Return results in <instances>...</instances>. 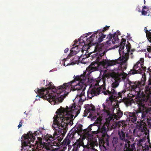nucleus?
Here are the masks:
<instances>
[{
	"mask_svg": "<svg viewBox=\"0 0 151 151\" xmlns=\"http://www.w3.org/2000/svg\"><path fill=\"white\" fill-rule=\"evenodd\" d=\"M94 51L98 52L96 53L97 54L96 61L91 63L83 74L76 76L73 81L64 83L61 86V88L63 87L64 92H61V96H63L64 99L71 90L73 91H77L78 94L76 98L79 97L80 98L79 101L80 100L84 101L86 98L84 94L86 86L87 85L92 83L91 79L89 77L90 74L93 72L99 70L101 68V66L107 68L117 64H121L123 62V60L120 57L115 60L102 59L106 52L104 46L98 45L94 46Z\"/></svg>",
	"mask_w": 151,
	"mask_h": 151,
	"instance_id": "1",
	"label": "nucleus"
},
{
	"mask_svg": "<svg viewBox=\"0 0 151 151\" xmlns=\"http://www.w3.org/2000/svg\"><path fill=\"white\" fill-rule=\"evenodd\" d=\"M57 114L53 118L52 128L54 130L53 135L47 134L43 135L42 131L45 130L44 128L40 127L35 133L41 135L37 137L38 141L36 144L37 147H44L46 151H54L53 146H60V142L63 138L68 129V125H72L73 118L68 114V111L62 107L58 109L56 112ZM56 151H65L64 149L60 148Z\"/></svg>",
	"mask_w": 151,
	"mask_h": 151,
	"instance_id": "2",
	"label": "nucleus"
},
{
	"mask_svg": "<svg viewBox=\"0 0 151 151\" xmlns=\"http://www.w3.org/2000/svg\"><path fill=\"white\" fill-rule=\"evenodd\" d=\"M146 78L142 79L141 81H131L128 80L127 83L129 86L127 87V84H124L127 89L129 91H133L137 93L138 96L141 98L143 101H146L150 98L151 94V77L150 76L147 81V85L145 87V93L142 91V87L145 85Z\"/></svg>",
	"mask_w": 151,
	"mask_h": 151,
	"instance_id": "3",
	"label": "nucleus"
},
{
	"mask_svg": "<svg viewBox=\"0 0 151 151\" xmlns=\"http://www.w3.org/2000/svg\"><path fill=\"white\" fill-rule=\"evenodd\" d=\"M107 76L104 75L101 77H99L95 80H93L91 79L92 83L93 86L92 88H89L87 92V96L88 98L91 99L92 98L95 96L99 95L101 93L102 89L106 90V78Z\"/></svg>",
	"mask_w": 151,
	"mask_h": 151,
	"instance_id": "4",
	"label": "nucleus"
},
{
	"mask_svg": "<svg viewBox=\"0 0 151 151\" xmlns=\"http://www.w3.org/2000/svg\"><path fill=\"white\" fill-rule=\"evenodd\" d=\"M119 80L114 78L111 86L109 87L106 91H102V92L105 95H109L110 98L112 100L116 101L119 97L122 98V94L126 92V90L124 89L117 93L115 89L119 86Z\"/></svg>",
	"mask_w": 151,
	"mask_h": 151,
	"instance_id": "5",
	"label": "nucleus"
},
{
	"mask_svg": "<svg viewBox=\"0 0 151 151\" xmlns=\"http://www.w3.org/2000/svg\"><path fill=\"white\" fill-rule=\"evenodd\" d=\"M110 26H106L103 29L98 30L96 33L93 34L88 38H87L86 41L88 42L87 49H88L92 45H94V44L96 43H100L105 38L106 35L104 34V32L109 29Z\"/></svg>",
	"mask_w": 151,
	"mask_h": 151,
	"instance_id": "6",
	"label": "nucleus"
},
{
	"mask_svg": "<svg viewBox=\"0 0 151 151\" xmlns=\"http://www.w3.org/2000/svg\"><path fill=\"white\" fill-rule=\"evenodd\" d=\"M35 91L37 94L36 96V100H38L40 98H42L47 100L50 103L53 101L54 104H58L59 99L56 97V93L53 94V92L48 93L47 90L37 88H36Z\"/></svg>",
	"mask_w": 151,
	"mask_h": 151,
	"instance_id": "7",
	"label": "nucleus"
},
{
	"mask_svg": "<svg viewBox=\"0 0 151 151\" xmlns=\"http://www.w3.org/2000/svg\"><path fill=\"white\" fill-rule=\"evenodd\" d=\"M118 135L119 136V140L122 143H124V149H128L136 150L135 144V143H131L129 139H131V137L127 133L125 134L122 130L119 131Z\"/></svg>",
	"mask_w": 151,
	"mask_h": 151,
	"instance_id": "8",
	"label": "nucleus"
},
{
	"mask_svg": "<svg viewBox=\"0 0 151 151\" xmlns=\"http://www.w3.org/2000/svg\"><path fill=\"white\" fill-rule=\"evenodd\" d=\"M46 86H48L47 88H42V89L47 90L48 93L53 92V94L56 93V97L59 99L58 103L61 102L64 99L63 96H61L62 94L61 92H64L63 87L61 88V86H61L59 87H57V88H55V87L52 84L51 82L49 83L48 84L47 83Z\"/></svg>",
	"mask_w": 151,
	"mask_h": 151,
	"instance_id": "9",
	"label": "nucleus"
},
{
	"mask_svg": "<svg viewBox=\"0 0 151 151\" xmlns=\"http://www.w3.org/2000/svg\"><path fill=\"white\" fill-rule=\"evenodd\" d=\"M82 125H79L78 126V128H76L69 135L68 134L67 135L62 142H60L61 145H61L62 146H63V149L66 148V147L67 145H68V146H69V144L71 142V139L73 137L75 133H77L78 134L83 130L82 128Z\"/></svg>",
	"mask_w": 151,
	"mask_h": 151,
	"instance_id": "10",
	"label": "nucleus"
},
{
	"mask_svg": "<svg viewBox=\"0 0 151 151\" xmlns=\"http://www.w3.org/2000/svg\"><path fill=\"white\" fill-rule=\"evenodd\" d=\"M145 121L140 120L139 121L137 122L136 128L134 129L133 132L134 134L136 132H145V135L149 134V130L147 129V125Z\"/></svg>",
	"mask_w": 151,
	"mask_h": 151,
	"instance_id": "11",
	"label": "nucleus"
},
{
	"mask_svg": "<svg viewBox=\"0 0 151 151\" xmlns=\"http://www.w3.org/2000/svg\"><path fill=\"white\" fill-rule=\"evenodd\" d=\"M120 35V32L119 30L117 31L116 34L115 32L113 35L109 34L107 36V38L108 39L106 42L107 45L111 46V43L114 44L118 42H119L118 36Z\"/></svg>",
	"mask_w": 151,
	"mask_h": 151,
	"instance_id": "12",
	"label": "nucleus"
},
{
	"mask_svg": "<svg viewBox=\"0 0 151 151\" xmlns=\"http://www.w3.org/2000/svg\"><path fill=\"white\" fill-rule=\"evenodd\" d=\"M144 64V59L141 58L134 65L133 67V70H131L130 73L133 75L137 73L141 74L142 72L141 69L142 67L143 66Z\"/></svg>",
	"mask_w": 151,
	"mask_h": 151,
	"instance_id": "13",
	"label": "nucleus"
},
{
	"mask_svg": "<svg viewBox=\"0 0 151 151\" xmlns=\"http://www.w3.org/2000/svg\"><path fill=\"white\" fill-rule=\"evenodd\" d=\"M148 111H145L142 112L137 110L136 111L135 113L136 118H140L143 119L144 121L147 122L148 125H150L151 126V122H150V117H148L147 114Z\"/></svg>",
	"mask_w": 151,
	"mask_h": 151,
	"instance_id": "14",
	"label": "nucleus"
},
{
	"mask_svg": "<svg viewBox=\"0 0 151 151\" xmlns=\"http://www.w3.org/2000/svg\"><path fill=\"white\" fill-rule=\"evenodd\" d=\"M135 95L139 99V100L140 101L138 104V108L137 110L143 112L145 111H147L146 110V107L145 106V102H146L149 99H148L146 101H143L142 99L138 96L137 95V93H135Z\"/></svg>",
	"mask_w": 151,
	"mask_h": 151,
	"instance_id": "15",
	"label": "nucleus"
},
{
	"mask_svg": "<svg viewBox=\"0 0 151 151\" xmlns=\"http://www.w3.org/2000/svg\"><path fill=\"white\" fill-rule=\"evenodd\" d=\"M137 144L143 151H149V146L146 145L145 139L143 138L139 140Z\"/></svg>",
	"mask_w": 151,
	"mask_h": 151,
	"instance_id": "16",
	"label": "nucleus"
},
{
	"mask_svg": "<svg viewBox=\"0 0 151 151\" xmlns=\"http://www.w3.org/2000/svg\"><path fill=\"white\" fill-rule=\"evenodd\" d=\"M73 46L74 47L70 50V53L68 55L67 58L64 60H65V61H66L68 59H69L75 54H76L77 53V52L78 51V50H77V49L78 50V46L76 45H74Z\"/></svg>",
	"mask_w": 151,
	"mask_h": 151,
	"instance_id": "17",
	"label": "nucleus"
},
{
	"mask_svg": "<svg viewBox=\"0 0 151 151\" xmlns=\"http://www.w3.org/2000/svg\"><path fill=\"white\" fill-rule=\"evenodd\" d=\"M112 143L114 146L115 145H117L120 146L122 148L124 149V143H122V142L119 140V138H118V137H113Z\"/></svg>",
	"mask_w": 151,
	"mask_h": 151,
	"instance_id": "18",
	"label": "nucleus"
},
{
	"mask_svg": "<svg viewBox=\"0 0 151 151\" xmlns=\"http://www.w3.org/2000/svg\"><path fill=\"white\" fill-rule=\"evenodd\" d=\"M137 118L135 113L130 112L129 114L128 117L127 118V121L134 123V122H135Z\"/></svg>",
	"mask_w": 151,
	"mask_h": 151,
	"instance_id": "19",
	"label": "nucleus"
},
{
	"mask_svg": "<svg viewBox=\"0 0 151 151\" xmlns=\"http://www.w3.org/2000/svg\"><path fill=\"white\" fill-rule=\"evenodd\" d=\"M86 110L89 112H92L93 113H95L96 111L95 107L92 104L86 105V109L84 111V112H85Z\"/></svg>",
	"mask_w": 151,
	"mask_h": 151,
	"instance_id": "20",
	"label": "nucleus"
},
{
	"mask_svg": "<svg viewBox=\"0 0 151 151\" xmlns=\"http://www.w3.org/2000/svg\"><path fill=\"white\" fill-rule=\"evenodd\" d=\"M81 143H83L81 142L80 140H77L76 142L72 145L73 148L72 151H78L79 148L81 146Z\"/></svg>",
	"mask_w": 151,
	"mask_h": 151,
	"instance_id": "21",
	"label": "nucleus"
},
{
	"mask_svg": "<svg viewBox=\"0 0 151 151\" xmlns=\"http://www.w3.org/2000/svg\"><path fill=\"white\" fill-rule=\"evenodd\" d=\"M102 106L103 108L104 113L106 114L107 116H109V117L111 116L112 114L110 111V109L108 107V106L105 105L104 104H103Z\"/></svg>",
	"mask_w": 151,
	"mask_h": 151,
	"instance_id": "22",
	"label": "nucleus"
},
{
	"mask_svg": "<svg viewBox=\"0 0 151 151\" xmlns=\"http://www.w3.org/2000/svg\"><path fill=\"white\" fill-rule=\"evenodd\" d=\"M123 100V102L127 106L131 105L134 102L133 99L131 98H125Z\"/></svg>",
	"mask_w": 151,
	"mask_h": 151,
	"instance_id": "23",
	"label": "nucleus"
},
{
	"mask_svg": "<svg viewBox=\"0 0 151 151\" xmlns=\"http://www.w3.org/2000/svg\"><path fill=\"white\" fill-rule=\"evenodd\" d=\"M81 142L83 143L82 144L81 143V146H82L83 148H84V149L86 148L88 149H90L91 147H90L91 145V143H93V141H88L87 144L86 145H84V143L81 140Z\"/></svg>",
	"mask_w": 151,
	"mask_h": 151,
	"instance_id": "24",
	"label": "nucleus"
},
{
	"mask_svg": "<svg viewBox=\"0 0 151 151\" xmlns=\"http://www.w3.org/2000/svg\"><path fill=\"white\" fill-rule=\"evenodd\" d=\"M79 58L78 57L75 56L71 60V62L70 63V64L73 65L77 63L78 62Z\"/></svg>",
	"mask_w": 151,
	"mask_h": 151,
	"instance_id": "25",
	"label": "nucleus"
},
{
	"mask_svg": "<svg viewBox=\"0 0 151 151\" xmlns=\"http://www.w3.org/2000/svg\"><path fill=\"white\" fill-rule=\"evenodd\" d=\"M82 40V41H80L81 40L80 39H79L78 40V41L79 42V45H78V46H79V45H81L82 46L83 45L82 48H84V47H85L86 45L85 44L83 40ZM78 42V41H77L76 40H75V41L74 42L75 44L77 43Z\"/></svg>",
	"mask_w": 151,
	"mask_h": 151,
	"instance_id": "26",
	"label": "nucleus"
},
{
	"mask_svg": "<svg viewBox=\"0 0 151 151\" xmlns=\"http://www.w3.org/2000/svg\"><path fill=\"white\" fill-rule=\"evenodd\" d=\"M126 47L127 50H126L127 51L126 52L125 51L124 52L125 54H129L130 52V50L131 48V46L130 44L129 43L128 45H126Z\"/></svg>",
	"mask_w": 151,
	"mask_h": 151,
	"instance_id": "27",
	"label": "nucleus"
},
{
	"mask_svg": "<svg viewBox=\"0 0 151 151\" xmlns=\"http://www.w3.org/2000/svg\"><path fill=\"white\" fill-rule=\"evenodd\" d=\"M147 37L150 42H151V34L150 31L146 32Z\"/></svg>",
	"mask_w": 151,
	"mask_h": 151,
	"instance_id": "28",
	"label": "nucleus"
},
{
	"mask_svg": "<svg viewBox=\"0 0 151 151\" xmlns=\"http://www.w3.org/2000/svg\"><path fill=\"white\" fill-rule=\"evenodd\" d=\"M95 143L93 142V143H91V145L90 149H91L92 151H98V150L95 149L94 147L95 146Z\"/></svg>",
	"mask_w": 151,
	"mask_h": 151,
	"instance_id": "29",
	"label": "nucleus"
},
{
	"mask_svg": "<svg viewBox=\"0 0 151 151\" xmlns=\"http://www.w3.org/2000/svg\"><path fill=\"white\" fill-rule=\"evenodd\" d=\"M124 48V45H120L119 46V52L120 54V52L122 51V50H123ZM123 52L124 53L125 52H124V51L123 50Z\"/></svg>",
	"mask_w": 151,
	"mask_h": 151,
	"instance_id": "30",
	"label": "nucleus"
},
{
	"mask_svg": "<svg viewBox=\"0 0 151 151\" xmlns=\"http://www.w3.org/2000/svg\"><path fill=\"white\" fill-rule=\"evenodd\" d=\"M148 10H145L142 9V11H141L142 14L143 15L145 16L147 14V11Z\"/></svg>",
	"mask_w": 151,
	"mask_h": 151,
	"instance_id": "31",
	"label": "nucleus"
},
{
	"mask_svg": "<svg viewBox=\"0 0 151 151\" xmlns=\"http://www.w3.org/2000/svg\"><path fill=\"white\" fill-rule=\"evenodd\" d=\"M125 42L126 40L122 38L120 45H124V46L125 45Z\"/></svg>",
	"mask_w": 151,
	"mask_h": 151,
	"instance_id": "32",
	"label": "nucleus"
},
{
	"mask_svg": "<svg viewBox=\"0 0 151 151\" xmlns=\"http://www.w3.org/2000/svg\"><path fill=\"white\" fill-rule=\"evenodd\" d=\"M141 70L142 72L141 74H142L144 72V71H146V67H144L143 65V66H142V68H141Z\"/></svg>",
	"mask_w": 151,
	"mask_h": 151,
	"instance_id": "33",
	"label": "nucleus"
},
{
	"mask_svg": "<svg viewBox=\"0 0 151 151\" xmlns=\"http://www.w3.org/2000/svg\"><path fill=\"white\" fill-rule=\"evenodd\" d=\"M123 112L121 111H119L118 113V115L119 117H122L123 115Z\"/></svg>",
	"mask_w": 151,
	"mask_h": 151,
	"instance_id": "34",
	"label": "nucleus"
},
{
	"mask_svg": "<svg viewBox=\"0 0 151 151\" xmlns=\"http://www.w3.org/2000/svg\"><path fill=\"white\" fill-rule=\"evenodd\" d=\"M124 151H134V150H135V149H132L131 148V149H123Z\"/></svg>",
	"mask_w": 151,
	"mask_h": 151,
	"instance_id": "35",
	"label": "nucleus"
},
{
	"mask_svg": "<svg viewBox=\"0 0 151 151\" xmlns=\"http://www.w3.org/2000/svg\"><path fill=\"white\" fill-rule=\"evenodd\" d=\"M76 107V106L75 105H74L71 106V109L72 110H76L77 109Z\"/></svg>",
	"mask_w": 151,
	"mask_h": 151,
	"instance_id": "36",
	"label": "nucleus"
},
{
	"mask_svg": "<svg viewBox=\"0 0 151 151\" xmlns=\"http://www.w3.org/2000/svg\"><path fill=\"white\" fill-rule=\"evenodd\" d=\"M130 113V112H126L124 113V114L125 115H126L127 116V118L129 116V113Z\"/></svg>",
	"mask_w": 151,
	"mask_h": 151,
	"instance_id": "37",
	"label": "nucleus"
},
{
	"mask_svg": "<svg viewBox=\"0 0 151 151\" xmlns=\"http://www.w3.org/2000/svg\"><path fill=\"white\" fill-rule=\"evenodd\" d=\"M136 10L138 11L139 12H141V11L140 10V8H139V6H137L136 8Z\"/></svg>",
	"mask_w": 151,
	"mask_h": 151,
	"instance_id": "38",
	"label": "nucleus"
},
{
	"mask_svg": "<svg viewBox=\"0 0 151 151\" xmlns=\"http://www.w3.org/2000/svg\"><path fill=\"white\" fill-rule=\"evenodd\" d=\"M80 111V109H78V110L77 111V112L76 114V116H77L78 115Z\"/></svg>",
	"mask_w": 151,
	"mask_h": 151,
	"instance_id": "39",
	"label": "nucleus"
},
{
	"mask_svg": "<svg viewBox=\"0 0 151 151\" xmlns=\"http://www.w3.org/2000/svg\"><path fill=\"white\" fill-rule=\"evenodd\" d=\"M69 50V49L68 48H66L64 50V52L65 53L67 52Z\"/></svg>",
	"mask_w": 151,
	"mask_h": 151,
	"instance_id": "40",
	"label": "nucleus"
},
{
	"mask_svg": "<svg viewBox=\"0 0 151 151\" xmlns=\"http://www.w3.org/2000/svg\"><path fill=\"white\" fill-rule=\"evenodd\" d=\"M143 10H148L147 8V7L145 6H143V7L142 8V9Z\"/></svg>",
	"mask_w": 151,
	"mask_h": 151,
	"instance_id": "41",
	"label": "nucleus"
},
{
	"mask_svg": "<svg viewBox=\"0 0 151 151\" xmlns=\"http://www.w3.org/2000/svg\"><path fill=\"white\" fill-rule=\"evenodd\" d=\"M89 112L88 111H86L85 112H84V114L85 115V116H86L87 115V114H88V113Z\"/></svg>",
	"mask_w": 151,
	"mask_h": 151,
	"instance_id": "42",
	"label": "nucleus"
},
{
	"mask_svg": "<svg viewBox=\"0 0 151 151\" xmlns=\"http://www.w3.org/2000/svg\"><path fill=\"white\" fill-rule=\"evenodd\" d=\"M148 18L149 19H151V14L147 15Z\"/></svg>",
	"mask_w": 151,
	"mask_h": 151,
	"instance_id": "43",
	"label": "nucleus"
},
{
	"mask_svg": "<svg viewBox=\"0 0 151 151\" xmlns=\"http://www.w3.org/2000/svg\"><path fill=\"white\" fill-rule=\"evenodd\" d=\"M22 120H21L19 123V124L21 125H22Z\"/></svg>",
	"mask_w": 151,
	"mask_h": 151,
	"instance_id": "44",
	"label": "nucleus"
},
{
	"mask_svg": "<svg viewBox=\"0 0 151 151\" xmlns=\"http://www.w3.org/2000/svg\"><path fill=\"white\" fill-rule=\"evenodd\" d=\"M145 32H148L149 31L147 29V28H146V27H145Z\"/></svg>",
	"mask_w": 151,
	"mask_h": 151,
	"instance_id": "45",
	"label": "nucleus"
},
{
	"mask_svg": "<svg viewBox=\"0 0 151 151\" xmlns=\"http://www.w3.org/2000/svg\"><path fill=\"white\" fill-rule=\"evenodd\" d=\"M22 125H21L19 124V125H18V128H20L21 127H22Z\"/></svg>",
	"mask_w": 151,
	"mask_h": 151,
	"instance_id": "46",
	"label": "nucleus"
},
{
	"mask_svg": "<svg viewBox=\"0 0 151 151\" xmlns=\"http://www.w3.org/2000/svg\"><path fill=\"white\" fill-rule=\"evenodd\" d=\"M96 114H97V116H99L100 115V114L98 112Z\"/></svg>",
	"mask_w": 151,
	"mask_h": 151,
	"instance_id": "47",
	"label": "nucleus"
},
{
	"mask_svg": "<svg viewBox=\"0 0 151 151\" xmlns=\"http://www.w3.org/2000/svg\"><path fill=\"white\" fill-rule=\"evenodd\" d=\"M101 117H103V116L105 117V116L103 114H101Z\"/></svg>",
	"mask_w": 151,
	"mask_h": 151,
	"instance_id": "48",
	"label": "nucleus"
},
{
	"mask_svg": "<svg viewBox=\"0 0 151 151\" xmlns=\"http://www.w3.org/2000/svg\"><path fill=\"white\" fill-rule=\"evenodd\" d=\"M103 129H104V130H105H105H106V129H105V127H104V128H103Z\"/></svg>",
	"mask_w": 151,
	"mask_h": 151,
	"instance_id": "49",
	"label": "nucleus"
},
{
	"mask_svg": "<svg viewBox=\"0 0 151 151\" xmlns=\"http://www.w3.org/2000/svg\"><path fill=\"white\" fill-rule=\"evenodd\" d=\"M145 0H144V3L145 4V2H146V1H145Z\"/></svg>",
	"mask_w": 151,
	"mask_h": 151,
	"instance_id": "50",
	"label": "nucleus"
},
{
	"mask_svg": "<svg viewBox=\"0 0 151 151\" xmlns=\"http://www.w3.org/2000/svg\"><path fill=\"white\" fill-rule=\"evenodd\" d=\"M69 150V148H68V150Z\"/></svg>",
	"mask_w": 151,
	"mask_h": 151,
	"instance_id": "51",
	"label": "nucleus"
},
{
	"mask_svg": "<svg viewBox=\"0 0 151 151\" xmlns=\"http://www.w3.org/2000/svg\"><path fill=\"white\" fill-rule=\"evenodd\" d=\"M150 147H151V146H150Z\"/></svg>",
	"mask_w": 151,
	"mask_h": 151,
	"instance_id": "52",
	"label": "nucleus"
},
{
	"mask_svg": "<svg viewBox=\"0 0 151 151\" xmlns=\"http://www.w3.org/2000/svg\"><path fill=\"white\" fill-rule=\"evenodd\" d=\"M24 114H26L25 112H24Z\"/></svg>",
	"mask_w": 151,
	"mask_h": 151,
	"instance_id": "53",
	"label": "nucleus"
},
{
	"mask_svg": "<svg viewBox=\"0 0 151 151\" xmlns=\"http://www.w3.org/2000/svg\"><path fill=\"white\" fill-rule=\"evenodd\" d=\"M84 150V149L83 150V151Z\"/></svg>",
	"mask_w": 151,
	"mask_h": 151,
	"instance_id": "54",
	"label": "nucleus"
},
{
	"mask_svg": "<svg viewBox=\"0 0 151 151\" xmlns=\"http://www.w3.org/2000/svg\"><path fill=\"white\" fill-rule=\"evenodd\" d=\"M78 107L79 108H80V106H78Z\"/></svg>",
	"mask_w": 151,
	"mask_h": 151,
	"instance_id": "55",
	"label": "nucleus"
}]
</instances>
